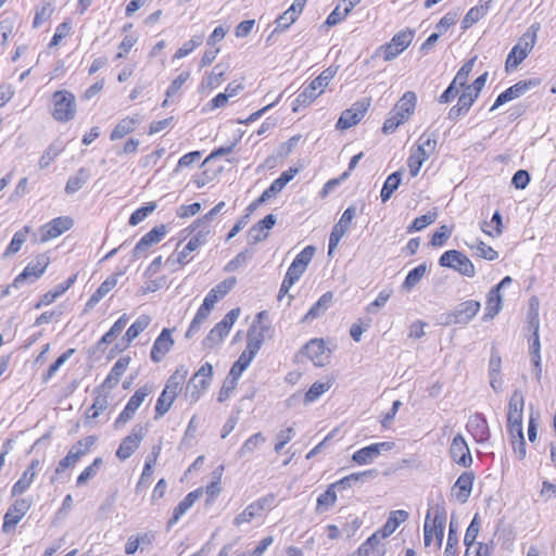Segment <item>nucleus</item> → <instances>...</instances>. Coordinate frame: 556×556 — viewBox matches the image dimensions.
Masks as SVG:
<instances>
[{
	"instance_id": "bf43d9fd",
	"label": "nucleus",
	"mask_w": 556,
	"mask_h": 556,
	"mask_svg": "<svg viewBox=\"0 0 556 556\" xmlns=\"http://www.w3.org/2000/svg\"><path fill=\"white\" fill-rule=\"evenodd\" d=\"M253 256V252L249 250H244L237 254L231 261L227 263L225 266V271L231 273L236 271L238 268L244 266L248 261Z\"/></svg>"
},
{
	"instance_id": "c9c22d12",
	"label": "nucleus",
	"mask_w": 556,
	"mask_h": 556,
	"mask_svg": "<svg viewBox=\"0 0 556 556\" xmlns=\"http://www.w3.org/2000/svg\"><path fill=\"white\" fill-rule=\"evenodd\" d=\"M30 230H31V227L27 225V226L23 227L21 230L16 231L14 233L9 247L4 251L3 257H8L10 255L17 253L21 250L22 245L27 240V237H28Z\"/></svg>"
},
{
	"instance_id": "f704fd0d",
	"label": "nucleus",
	"mask_w": 556,
	"mask_h": 556,
	"mask_svg": "<svg viewBox=\"0 0 556 556\" xmlns=\"http://www.w3.org/2000/svg\"><path fill=\"white\" fill-rule=\"evenodd\" d=\"M139 124V119L135 117H125L117 123L114 129L111 132V140H117L123 138L124 136L132 132L136 126Z\"/></svg>"
},
{
	"instance_id": "72a5a7b5",
	"label": "nucleus",
	"mask_w": 556,
	"mask_h": 556,
	"mask_svg": "<svg viewBox=\"0 0 556 556\" xmlns=\"http://www.w3.org/2000/svg\"><path fill=\"white\" fill-rule=\"evenodd\" d=\"M408 518L405 510H394L390 514L383 527L379 530L381 538L390 536L396 528Z\"/></svg>"
},
{
	"instance_id": "0e129e2a",
	"label": "nucleus",
	"mask_w": 556,
	"mask_h": 556,
	"mask_svg": "<svg viewBox=\"0 0 556 556\" xmlns=\"http://www.w3.org/2000/svg\"><path fill=\"white\" fill-rule=\"evenodd\" d=\"M261 513L256 509L255 505L251 503L241 514L233 519L235 526L251 522L255 517L260 516Z\"/></svg>"
},
{
	"instance_id": "a878e982",
	"label": "nucleus",
	"mask_w": 556,
	"mask_h": 556,
	"mask_svg": "<svg viewBox=\"0 0 556 556\" xmlns=\"http://www.w3.org/2000/svg\"><path fill=\"white\" fill-rule=\"evenodd\" d=\"M202 494V490L198 489L190 493H188L182 501L178 503V505L174 508L173 516L167 521L166 528L169 530L178 520L191 508L194 502Z\"/></svg>"
},
{
	"instance_id": "c03bdc74",
	"label": "nucleus",
	"mask_w": 556,
	"mask_h": 556,
	"mask_svg": "<svg viewBox=\"0 0 556 556\" xmlns=\"http://www.w3.org/2000/svg\"><path fill=\"white\" fill-rule=\"evenodd\" d=\"M253 357L248 356L245 353H241L238 359L232 364L229 376L231 377V383L237 384L238 379L242 372L250 366Z\"/></svg>"
},
{
	"instance_id": "a18cd8bd",
	"label": "nucleus",
	"mask_w": 556,
	"mask_h": 556,
	"mask_svg": "<svg viewBox=\"0 0 556 556\" xmlns=\"http://www.w3.org/2000/svg\"><path fill=\"white\" fill-rule=\"evenodd\" d=\"M225 202H218L210 212H207L204 216L201 218H198L193 222L192 225L187 228L190 232L195 231L198 228H203L204 226H207L210 228V223L213 220V218L224 208Z\"/></svg>"
},
{
	"instance_id": "774afa93",
	"label": "nucleus",
	"mask_w": 556,
	"mask_h": 556,
	"mask_svg": "<svg viewBox=\"0 0 556 556\" xmlns=\"http://www.w3.org/2000/svg\"><path fill=\"white\" fill-rule=\"evenodd\" d=\"M452 233V229L446 225L441 226L431 237L430 244L432 247H442Z\"/></svg>"
},
{
	"instance_id": "f8f14e48",
	"label": "nucleus",
	"mask_w": 556,
	"mask_h": 556,
	"mask_svg": "<svg viewBox=\"0 0 556 556\" xmlns=\"http://www.w3.org/2000/svg\"><path fill=\"white\" fill-rule=\"evenodd\" d=\"M74 225L73 218L70 216H60L40 227V240L47 242L58 238L65 231L70 230Z\"/></svg>"
},
{
	"instance_id": "680f3d73",
	"label": "nucleus",
	"mask_w": 556,
	"mask_h": 556,
	"mask_svg": "<svg viewBox=\"0 0 556 556\" xmlns=\"http://www.w3.org/2000/svg\"><path fill=\"white\" fill-rule=\"evenodd\" d=\"M216 303V296L215 294L205 295L202 305L199 307L198 312L195 313V318L204 323L207 317L210 316L212 309L214 308V305Z\"/></svg>"
},
{
	"instance_id": "4d7b16f0",
	"label": "nucleus",
	"mask_w": 556,
	"mask_h": 556,
	"mask_svg": "<svg viewBox=\"0 0 556 556\" xmlns=\"http://www.w3.org/2000/svg\"><path fill=\"white\" fill-rule=\"evenodd\" d=\"M236 277H229L211 289L206 295L215 294L217 303L236 286Z\"/></svg>"
},
{
	"instance_id": "4c0bfd02",
	"label": "nucleus",
	"mask_w": 556,
	"mask_h": 556,
	"mask_svg": "<svg viewBox=\"0 0 556 556\" xmlns=\"http://www.w3.org/2000/svg\"><path fill=\"white\" fill-rule=\"evenodd\" d=\"M266 441V438L263 435L262 432H257L252 434L250 438L245 440V442L242 444V446L238 451V457L244 458L253 452L258 448L264 442Z\"/></svg>"
},
{
	"instance_id": "de8ad7c7",
	"label": "nucleus",
	"mask_w": 556,
	"mask_h": 556,
	"mask_svg": "<svg viewBox=\"0 0 556 556\" xmlns=\"http://www.w3.org/2000/svg\"><path fill=\"white\" fill-rule=\"evenodd\" d=\"M331 388V382H314L304 395L305 403L317 401L325 392Z\"/></svg>"
},
{
	"instance_id": "bb28decb",
	"label": "nucleus",
	"mask_w": 556,
	"mask_h": 556,
	"mask_svg": "<svg viewBox=\"0 0 556 556\" xmlns=\"http://www.w3.org/2000/svg\"><path fill=\"white\" fill-rule=\"evenodd\" d=\"M417 104V96L414 91H406L392 109L394 114L405 122L414 114Z\"/></svg>"
},
{
	"instance_id": "ddd939ff",
	"label": "nucleus",
	"mask_w": 556,
	"mask_h": 556,
	"mask_svg": "<svg viewBox=\"0 0 556 556\" xmlns=\"http://www.w3.org/2000/svg\"><path fill=\"white\" fill-rule=\"evenodd\" d=\"M394 446L395 443L392 441L374 443L356 451L353 454L352 459L358 465L370 464L382 452L391 451Z\"/></svg>"
},
{
	"instance_id": "09e8293b",
	"label": "nucleus",
	"mask_w": 556,
	"mask_h": 556,
	"mask_svg": "<svg viewBox=\"0 0 556 556\" xmlns=\"http://www.w3.org/2000/svg\"><path fill=\"white\" fill-rule=\"evenodd\" d=\"M438 217V213L434 212H428L425 215H421L419 217H416L413 223L407 227V232L412 233L414 231H420L427 226L433 224Z\"/></svg>"
},
{
	"instance_id": "412c9836",
	"label": "nucleus",
	"mask_w": 556,
	"mask_h": 556,
	"mask_svg": "<svg viewBox=\"0 0 556 556\" xmlns=\"http://www.w3.org/2000/svg\"><path fill=\"white\" fill-rule=\"evenodd\" d=\"M466 428L471 433L473 439L479 443L486 442L491 437L486 419L482 414L477 413L470 416Z\"/></svg>"
},
{
	"instance_id": "aec40b11",
	"label": "nucleus",
	"mask_w": 556,
	"mask_h": 556,
	"mask_svg": "<svg viewBox=\"0 0 556 556\" xmlns=\"http://www.w3.org/2000/svg\"><path fill=\"white\" fill-rule=\"evenodd\" d=\"M198 229V232L190 238L185 248L179 252L178 262H181L182 264H188L192 260L190 254L206 243L207 236L210 235L211 229L207 226Z\"/></svg>"
},
{
	"instance_id": "8fccbe9b",
	"label": "nucleus",
	"mask_w": 556,
	"mask_h": 556,
	"mask_svg": "<svg viewBox=\"0 0 556 556\" xmlns=\"http://www.w3.org/2000/svg\"><path fill=\"white\" fill-rule=\"evenodd\" d=\"M298 16L299 15L291 11L290 9H288L286 12L279 15L275 21L276 27L273 34L269 36V38L276 33H281L288 29L290 25H292L296 21Z\"/></svg>"
},
{
	"instance_id": "338daca9",
	"label": "nucleus",
	"mask_w": 556,
	"mask_h": 556,
	"mask_svg": "<svg viewBox=\"0 0 556 556\" xmlns=\"http://www.w3.org/2000/svg\"><path fill=\"white\" fill-rule=\"evenodd\" d=\"M336 488H332V484L321 493L317 498V508H329L337 501V494L334 491Z\"/></svg>"
},
{
	"instance_id": "20e7f679",
	"label": "nucleus",
	"mask_w": 556,
	"mask_h": 556,
	"mask_svg": "<svg viewBox=\"0 0 556 556\" xmlns=\"http://www.w3.org/2000/svg\"><path fill=\"white\" fill-rule=\"evenodd\" d=\"M240 316V308L236 307L230 309L224 318L217 323L204 338L202 344L204 349L212 350L223 343L224 339L228 336L231 327Z\"/></svg>"
},
{
	"instance_id": "4be33fe9",
	"label": "nucleus",
	"mask_w": 556,
	"mask_h": 556,
	"mask_svg": "<svg viewBox=\"0 0 556 556\" xmlns=\"http://www.w3.org/2000/svg\"><path fill=\"white\" fill-rule=\"evenodd\" d=\"M475 481V473L472 471L463 472L452 486V495H454L459 503H466L471 494Z\"/></svg>"
},
{
	"instance_id": "e433bc0d",
	"label": "nucleus",
	"mask_w": 556,
	"mask_h": 556,
	"mask_svg": "<svg viewBox=\"0 0 556 556\" xmlns=\"http://www.w3.org/2000/svg\"><path fill=\"white\" fill-rule=\"evenodd\" d=\"M479 531H480L479 515L476 514L465 533V538H464V544L466 545L465 556H471V548L475 546L476 539L479 534Z\"/></svg>"
},
{
	"instance_id": "6e6d98bb",
	"label": "nucleus",
	"mask_w": 556,
	"mask_h": 556,
	"mask_svg": "<svg viewBox=\"0 0 556 556\" xmlns=\"http://www.w3.org/2000/svg\"><path fill=\"white\" fill-rule=\"evenodd\" d=\"M536 83L534 80H520L515 85L510 86L505 90L508 94V98L511 100L517 99L523 96L532 86H535Z\"/></svg>"
},
{
	"instance_id": "052dcab7",
	"label": "nucleus",
	"mask_w": 556,
	"mask_h": 556,
	"mask_svg": "<svg viewBox=\"0 0 556 556\" xmlns=\"http://www.w3.org/2000/svg\"><path fill=\"white\" fill-rule=\"evenodd\" d=\"M156 208V204L154 202H150L138 210H136L129 217V225L136 226L140 224L149 214H151Z\"/></svg>"
},
{
	"instance_id": "3c124183",
	"label": "nucleus",
	"mask_w": 556,
	"mask_h": 556,
	"mask_svg": "<svg viewBox=\"0 0 556 556\" xmlns=\"http://www.w3.org/2000/svg\"><path fill=\"white\" fill-rule=\"evenodd\" d=\"M97 438L93 435L86 437L83 440H79L76 444H74L71 450V457H75L77 460L85 455L89 448L94 444Z\"/></svg>"
},
{
	"instance_id": "5701e85b",
	"label": "nucleus",
	"mask_w": 556,
	"mask_h": 556,
	"mask_svg": "<svg viewBox=\"0 0 556 556\" xmlns=\"http://www.w3.org/2000/svg\"><path fill=\"white\" fill-rule=\"evenodd\" d=\"M150 323L151 317L149 315L139 316L127 329L125 336L122 339V344H116V350L123 351L128 348L130 343L148 328Z\"/></svg>"
},
{
	"instance_id": "a211bd4d",
	"label": "nucleus",
	"mask_w": 556,
	"mask_h": 556,
	"mask_svg": "<svg viewBox=\"0 0 556 556\" xmlns=\"http://www.w3.org/2000/svg\"><path fill=\"white\" fill-rule=\"evenodd\" d=\"M175 341L172 337V330L168 328H164L159 337L155 339L150 357L152 362L160 363L165 355L170 351Z\"/></svg>"
},
{
	"instance_id": "4468645a",
	"label": "nucleus",
	"mask_w": 556,
	"mask_h": 556,
	"mask_svg": "<svg viewBox=\"0 0 556 556\" xmlns=\"http://www.w3.org/2000/svg\"><path fill=\"white\" fill-rule=\"evenodd\" d=\"M166 235L165 225H159L147 232L136 244L132 250V258H140L147 255L149 249L159 243Z\"/></svg>"
},
{
	"instance_id": "ea45409f",
	"label": "nucleus",
	"mask_w": 556,
	"mask_h": 556,
	"mask_svg": "<svg viewBox=\"0 0 556 556\" xmlns=\"http://www.w3.org/2000/svg\"><path fill=\"white\" fill-rule=\"evenodd\" d=\"M96 397L93 400V403L91 407L88 410V418H97L101 413H103L109 405V395L103 392V390H100V388H97L94 390Z\"/></svg>"
},
{
	"instance_id": "c85d7f7f",
	"label": "nucleus",
	"mask_w": 556,
	"mask_h": 556,
	"mask_svg": "<svg viewBox=\"0 0 556 556\" xmlns=\"http://www.w3.org/2000/svg\"><path fill=\"white\" fill-rule=\"evenodd\" d=\"M208 380L191 378L185 389V397L191 404L198 402L203 392L208 388Z\"/></svg>"
},
{
	"instance_id": "2f4dec72",
	"label": "nucleus",
	"mask_w": 556,
	"mask_h": 556,
	"mask_svg": "<svg viewBox=\"0 0 556 556\" xmlns=\"http://www.w3.org/2000/svg\"><path fill=\"white\" fill-rule=\"evenodd\" d=\"M377 475L378 471L376 469H368L362 472H354L333 483L332 488L345 490L359 481H364L367 478H375L377 477Z\"/></svg>"
},
{
	"instance_id": "a19ab883",
	"label": "nucleus",
	"mask_w": 556,
	"mask_h": 556,
	"mask_svg": "<svg viewBox=\"0 0 556 556\" xmlns=\"http://www.w3.org/2000/svg\"><path fill=\"white\" fill-rule=\"evenodd\" d=\"M445 511L442 507H437L435 515L432 518V528H434V536H435V543L437 547L440 548L442 546L443 535H444V529H445Z\"/></svg>"
},
{
	"instance_id": "37998d69",
	"label": "nucleus",
	"mask_w": 556,
	"mask_h": 556,
	"mask_svg": "<svg viewBox=\"0 0 556 556\" xmlns=\"http://www.w3.org/2000/svg\"><path fill=\"white\" fill-rule=\"evenodd\" d=\"M427 273V264L426 263H422L420 265H418L417 267L413 268L412 270L408 271L404 282L402 283V288L404 290H412L414 287H416L420 280L422 279V277L425 276V274Z\"/></svg>"
},
{
	"instance_id": "69168bd1",
	"label": "nucleus",
	"mask_w": 556,
	"mask_h": 556,
	"mask_svg": "<svg viewBox=\"0 0 556 556\" xmlns=\"http://www.w3.org/2000/svg\"><path fill=\"white\" fill-rule=\"evenodd\" d=\"M488 375L489 376L502 375V357L500 355V352L494 346H492V349H491V357L489 361Z\"/></svg>"
},
{
	"instance_id": "39448f33",
	"label": "nucleus",
	"mask_w": 556,
	"mask_h": 556,
	"mask_svg": "<svg viewBox=\"0 0 556 556\" xmlns=\"http://www.w3.org/2000/svg\"><path fill=\"white\" fill-rule=\"evenodd\" d=\"M525 400L521 391L515 390L508 402L507 431L510 438H521Z\"/></svg>"
},
{
	"instance_id": "79ce46f5",
	"label": "nucleus",
	"mask_w": 556,
	"mask_h": 556,
	"mask_svg": "<svg viewBox=\"0 0 556 556\" xmlns=\"http://www.w3.org/2000/svg\"><path fill=\"white\" fill-rule=\"evenodd\" d=\"M35 478V460H31L23 477L13 485L12 495L23 494Z\"/></svg>"
},
{
	"instance_id": "b1692460",
	"label": "nucleus",
	"mask_w": 556,
	"mask_h": 556,
	"mask_svg": "<svg viewBox=\"0 0 556 556\" xmlns=\"http://www.w3.org/2000/svg\"><path fill=\"white\" fill-rule=\"evenodd\" d=\"M128 323V317L126 314H123L110 328L108 332H105L101 339L97 342V344L90 349V353H103L105 350V345L111 343L114 338L122 332V330L126 327Z\"/></svg>"
},
{
	"instance_id": "dca6fc26",
	"label": "nucleus",
	"mask_w": 556,
	"mask_h": 556,
	"mask_svg": "<svg viewBox=\"0 0 556 556\" xmlns=\"http://www.w3.org/2000/svg\"><path fill=\"white\" fill-rule=\"evenodd\" d=\"M448 452L452 460L457 465L465 468L472 465V456L469 446L460 433L453 438Z\"/></svg>"
},
{
	"instance_id": "6ab92c4d",
	"label": "nucleus",
	"mask_w": 556,
	"mask_h": 556,
	"mask_svg": "<svg viewBox=\"0 0 556 556\" xmlns=\"http://www.w3.org/2000/svg\"><path fill=\"white\" fill-rule=\"evenodd\" d=\"M276 225L274 214L266 215L263 219L253 225L248 231V242L256 244L268 237V231Z\"/></svg>"
},
{
	"instance_id": "423d86ee",
	"label": "nucleus",
	"mask_w": 556,
	"mask_h": 556,
	"mask_svg": "<svg viewBox=\"0 0 556 556\" xmlns=\"http://www.w3.org/2000/svg\"><path fill=\"white\" fill-rule=\"evenodd\" d=\"M439 265L452 268L466 277H473L476 274L472 262L458 250L445 251L439 258Z\"/></svg>"
},
{
	"instance_id": "5fc2aeb1",
	"label": "nucleus",
	"mask_w": 556,
	"mask_h": 556,
	"mask_svg": "<svg viewBox=\"0 0 556 556\" xmlns=\"http://www.w3.org/2000/svg\"><path fill=\"white\" fill-rule=\"evenodd\" d=\"M203 35L193 36L190 40L186 41L174 54L175 59H182L190 54L195 48L203 43Z\"/></svg>"
},
{
	"instance_id": "864d4df0",
	"label": "nucleus",
	"mask_w": 556,
	"mask_h": 556,
	"mask_svg": "<svg viewBox=\"0 0 556 556\" xmlns=\"http://www.w3.org/2000/svg\"><path fill=\"white\" fill-rule=\"evenodd\" d=\"M74 349H68L61 354L48 368L47 372L42 375V381L48 382L59 370V368L74 354Z\"/></svg>"
},
{
	"instance_id": "9b49d317",
	"label": "nucleus",
	"mask_w": 556,
	"mask_h": 556,
	"mask_svg": "<svg viewBox=\"0 0 556 556\" xmlns=\"http://www.w3.org/2000/svg\"><path fill=\"white\" fill-rule=\"evenodd\" d=\"M368 106V100L358 101L355 102L350 109L344 110L336 124L337 129L345 130L358 124L365 116Z\"/></svg>"
},
{
	"instance_id": "e2e57ef3",
	"label": "nucleus",
	"mask_w": 556,
	"mask_h": 556,
	"mask_svg": "<svg viewBox=\"0 0 556 556\" xmlns=\"http://www.w3.org/2000/svg\"><path fill=\"white\" fill-rule=\"evenodd\" d=\"M102 463L103 462H102L101 457L94 458L92 464L90 466H88L87 468H85V470L78 476L77 484L78 485L85 484L89 479L93 478L97 475Z\"/></svg>"
},
{
	"instance_id": "f257e3e1",
	"label": "nucleus",
	"mask_w": 556,
	"mask_h": 556,
	"mask_svg": "<svg viewBox=\"0 0 556 556\" xmlns=\"http://www.w3.org/2000/svg\"><path fill=\"white\" fill-rule=\"evenodd\" d=\"M188 376L186 366L180 365L175 372L169 376L165 383V388L160 394L156 405L154 418L164 416L172 407L177 395L182 391V384Z\"/></svg>"
},
{
	"instance_id": "c756f323",
	"label": "nucleus",
	"mask_w": 556,
	"mask_h": 556,
	"mask_svg": "<svg viewBox=\"0 0 556 556\" xmlns=\"http://www.w3.org/2000/svg\"><path fill=\"white\" fill-rule=\"evenodd\" d=\"M333 299L332 292L328 291L324 293L318 301L308 309L302 321H311L321 316L330 306Z\"/></svg>"
},
{
	"instance_id": "6e6552de",
	"label": "nucleus",
	"mask_w": 556,
	"mask_h": 556,
	"mask_svg": "<svg viewBox=\"0 0 556 556\" xmlns=\"http://www.w3.org/2000/svg\"><path fill=\"white\" fill-rule=\"evenodd\" d=\"M53 117L62 123L74 118L76 113L75 97L68 91H56L53 94Z\"/></svg>"
},
{
	"instance_id": "f03ea898",
	"label": "nucleus",
	"mask_w": 556,
	"mask_h": 556,
	"mask_svg": "<svg viewBox=\"0 0 556 556\" xmlns=\"http://www.w3.org/2000/svg\"><path fill=\"white\" fill-rule=\"evenodd\" d=\"M539 30L540 24L535 23L530 25L522 34L518 42L513 47L507 55L505 62L506 72L517 68L518 65L528 56L535 45Z\"/></svg>"
},
{
	"instance_id": "7ed1b4c3",
	"label": "nucleus",
	"mask_w": 556,
	"mask_h": 556,
	"mask_svg": "<svg viewBox=\"0 0 556 556\" xmlns=\"http://www.w3.org/2000/svg\"><path fill=\"white\" fill-rule=\"evenodd\" d=\"M337 70L328 67L324 70L308 86H306L295 98L292 104L293 112H298L300 108L309 105L323 92L318 89L328 86L329 81L334 77Z\"/></svg>"
},
{
	"instance_id": "393cba45",
	"label": "nucleus",
	"mask_w": 556,
	"mask_h": 556,
	"mask_svg": "<svg viewBox=\"0 0 556 556\" xmlns=\"http://www.w3.org/2000/svg\"><path fill=\"white\" fill-rule=\"evenodd\" d=\"M325 343L323 339H312L301 350L302 354L308 357L315 366L321 367L325 365Z\"/></svg>"
},
{
	"instance_id": "13d9d810",
	"label": "nucleus",
	"mask_w": 556,
	"mask_h": 556,
	"mask_svg": "<svg viewBox=\"0 0 556 556\" xmlns=\"http://www.w3.org/2000/svg\"><path fill=\"white\" fill-rule=\"evenodd\" d=\"M427 154L421 152L413 151L407 160V165L409 168V174L412 177H416L426 160H428Z\"/></svg>"
},
{
	"instance_id": "9d476101",
	"label": "nucleus",
	"mask_w": 556,
	"mask_h": 556,
	"mask_svg": "<svg viewBox=\"0 0 556 556\" xmlns=\"http://www.w3.org/2000/svg\"><path fill=\"white\" fill-rule=\"evenodd\" d=\"M151 391L152 389L148 386L139 388L128 400L125 408L116 418L114 427L119 428L128 422L134 417L136 410L140 407L144 399L151 393Z\"/></svg>"
},
{
	"instance_id": "603ef678",
	"label": "nucleus",
	"mask_w": 556,
	"mask_h": 556,
	"mask_svg": "<svg viewBox=\"0 0 556 556\" xmlns=\"http://www.w3.org/2000/svg\"><path fill=\"white\" fill-rule=\"evenodd\" d=\"M477 56H473L469 59L456 73L454 77V84H458L460 88H465L467 85V80L469 77V74L472 72V68L475 66Z\"/></svg>"
},
{
	"instance_id": "473e14b6",
	"label": "nucleus",
	"mask_w": 556,
	"mask_h": 556,
	"mask_svg": "<svg viewBox=\"0 0 556 556\" xmlns=\"http://www.w3.org/2000/svg\"><path fill=\"white\" fill-rule=\"evenodd\" d=\"M91 173L89 168L81 167L75 175L71 176L65 185V192L67 194H74L83 188L85 184L90 179Z\"/></svg>"
},
{
	"instance_id": "2eb2a0df",
	"label": "nucleus",
	"mask_w": 556,
	"mask_h": 556,
	"mask_svg": "<svg viewBox=\"0 0 556 556\" xmlns=\"http://www.w3.org/2000/svg\"><path fill=\"white\" fill-rule=\"evenodd\" d=\"M31 506V500H16L4 515L2 531L9 533L25 516Z\"/></svg>"
},
{
	"instance_id": "cd10ccee",
	"label": "nucleus",
	"mask_w": 556,
	"mask_h": 556,
	"mask_svg": "<svg viewBox=\"0 0 556 556\" xmlns=\"http://www.w3.org/2000/svg\"><path fill=\"white\" fill-rule=\"evenodd\" d=\"M530 325L534 329L532 343L530 344V353L532 356V363H533L534 368L540 369V359H541L540 348H541V345H540V338H539V314L536 311L534 313L530 314Z\"/></svg>"
},
{
	"instance_id": "49530a36",
	"label": "nucleus",
	"mask_w": 556,
	"mask_h": 556,
	"mask_svg": "<svg viewBox=\"0 0 556 556\" xmlns=\"http://www.w3.org/2000/svg\"><path fill=\"white\" fill-rule=\"evenodd\" d=\"M437 147V135L434 132L432 134H422L420 138L418 139V146L416 151L421 153H426L427 157H430V155L434 152Z\"/></svg>"
},
{
	"instance_id": "1a4fd4ad",
	"label": "nucleus",
	"mask_w": 556,
	"mask_h": 556,
	"mask_svg": "<svg viewBox=\"0 0 556 556\" xmlns=\"http://www.w3.org/2000/svg\"><path fill=\"white\" fill-rule=\"evenodd\" d=\"M480 302L468 300L458 304L455 309L445 316L444 324L467 325L479 312Z\"/></svg>"
},
{
	"instance_id": "0eeeda50",
	"label": "nucleus",
	"mask_w": 556,
	"mask_h": 556,
	"mask_svg": "<svg viewBox=\"0 0 556 556\" xmlns=\"http://www.w3.org/2000/svg\"><path fill=\"white\" fill-rule=\"evenodd\" d=\"M413 38L414 31L409 29L402 30L394 35L390 42L379 47L372 58L383 52V60L387 62L392 61L410 45Z\"/></svg>"
},
{
	"instance_id": "f3484780",
	"label": "nucleus",
	"mask_w": 556,
	"mask_h": 556,
	"mask_svg": "<svg viewBox=\"0 0 556 556\" xmlns=\"http://www.w3.org/2000/svg\"><path fill=\"white\" fill-rule=\"evenodd\" d=\"M144 438V429L141 426H135L132 428V431L129 435L123 439L122 443L119 444L116 456L121 460H126L129 458L136 450H138L141 441Z\"/></svg>"
},
{
	"instance_id": "7c9ffc66",
	"label": "nucleus",
	"mask_w": 556,
	"mask_h": 556,
	"mask_svg": "<svg viewBox=\"0 0 556 556\" xmlns=\"http://www.w3.org/2000/svg\"><path fill=\"white\" fill-rule=\"evenodd\" d=\"M502 309V295L501 291L491 288L486 295L484 320L493 319Z\"/></svg>"
},
{
	"instance_id": "58836bf2",
	"label": "nucleus",
	"mask_w": 556,
	"mask_h": 556,
	"mask_svg": "<svg viewBox=\"0 0 556 556\" xmlns=\"http://www.w3.org/2000/svg\"><path fill=\"white\" fill-rule=\"evenodd\" d=\"M402 180V173L401 172H394L391 175L388 176L386 179L381 192L380 198L383 203H386L393 194L395 190H397Z\"/></svg>"
}]
</instances>
